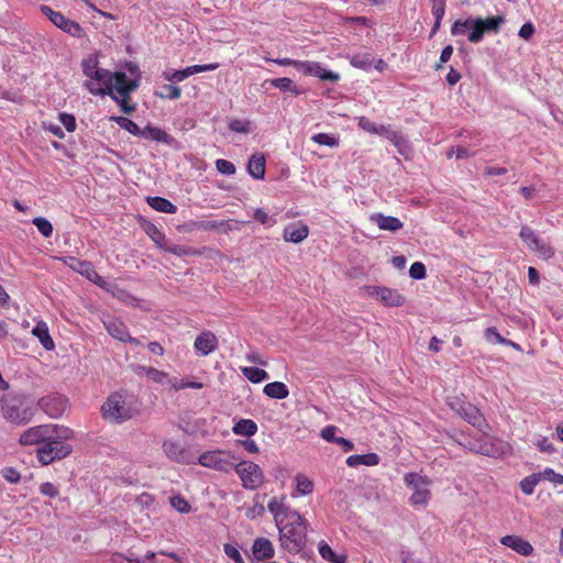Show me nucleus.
I'll return each instance as SVG.
<instances>
[{
    "label": "nucleus",
    "instance_id": "obj_1",
    "mask_svg": "<svg viewBox=\"0 0 563 563\" xmlns=\"http://www.w3.org/2000/svg\"><path fill=\"white\" fill-rule=\"evenodd\" d=\"M279 532L282 547L290 553H298L307 542V520L287 504V496L272 497L267 504Z\"/></svg>",
    "mask_w": 563,
    "mask_h": 563
},
{
    "label": "nucleus",
    "instance_id": "obj_2",
    "mask_svg": "<svg viewBox=\"0 0 563 563\" xmlns=\"http://www.w3.org/2000/svg\"><path fill=\"white\" fill-rule=\"evenodd\" d=\"M140 413V401L136 396L124 390L110 394L101 406L102 417L121 424Z\"/></svg>",
    "mask_w": 563,
    "mask_h": 563
},
{
    "label": "nucleus",
    "instance_id": "obj_3",
    "mask_svg": "<svg viewBox=\"0 0 563 563\" xmlns=\"http://www.w3.org/2000/svg\"><path fill=\"white\" fill-rule=\"evenodd\" d=\"M73 438V431L58 426L54 439L46 440L36 450V456L42 465H49L55 461L67 457L73 452V446L66 441Z\"/></svg>",
    "mask_w": 563,
    "mask_h": 563
},
{
    "label": "nucleus",
    "instance_id": "obj_4",
    "mask_svg": "<svg viewBox=\"0 0 563 563\" xmlns=\"http://www.w3.org/2000/svg\"><path fill=\"white\" fill-rule=\"evenodd\" d=\"M81 68L87 77L84 86L95 96H106L111 93V71L99 67L97 56L90 55L82 59Z\"/></svg>",
    "mask_w": 563,
    "mask_h": 563
},
{
    "label": "nucleus",
    "instance_id": "obj_5",
    "mask_svg": "<svg viewBox=\"0 0 563 563\" xmlns=\"http://www.w3.org/2000/svg\"><path fill=\"white\" fill-rule=\"evenodd\" d=\"M1 411L5 420L15 424H26L34 416L33 407L26 398L15 394L3 395Z\"/></svg>",
    "mask_w": 563,
    "mask_h": 563
},
{
    "label": "nucleus",
    "instance_id": "obj_6",
    "mask_svg": "<svg viewBox=\"0 0 563 563\" xmlns=\"http://www.w3.org/2000/svg\"><path fill=\"white\" fill-rule=\"evenodd\" d=\"M404 482L413 490L409 498L410 505L426 507L431 498V492L428 488L431 485V479L426 475L410 472L405 474Z\"/></svg>",
    "mask_w": 563,
    "mask_h": 563
},
{
    "label": "nucleus",
    "instance_id": "obj_7",
    "mask_svg": "<svg viewBox=\"0 0 563 563\" xmlns=\"http://www.w3.org/2000/svg\"><path fill=\"white\" fill-rule=\"evenodd\" d=\"M235 456L232 452L225 450L206 451L198 457L201 466L212 468L219 472L229 473L235 466Z\"/></svg>",
    "mask_w": 563,
    "mask_h": 563
},
{
    "label": "nucleus",
    "instance_id": "obj_8",
    "mask_svg": "<svg viewBox=\"0 0 563 563\" xmlns=\"http://www.w3.org/2000/svg\"><path fill=\"white\" fill-rule=\"evenodd\" d=\"M233 470L239 475L242 486L249 490H255L264 483V473L262 468L252 461L235 462Z\"/></svg>",
    "mask_w": 563,
    "mask_h": 563
},
{
    "label": "nucleus",
    "instance_id": "obj_9",
    "mask_svg": "<svg viewBox=\"0 0 563 563\" xmlns=\"http://www.w3.org/2000/svg\"><path fill=\"white\" fill-rule=\"evenodd\" d=\"M57 427V424L47 423L29 428L20 435L19 442L21 445L41 446L46 440L54 439Z\"/></svg>",
    "mask_w": 563,
    "mask_h": 563
},
{
    "label": "nucleus",
    "instance_id": "obj_10",
    "mask_svg": "<svg viewBox=\"0 0 563 563\" xmlns=\"http://www.w3.org/2000/svg\"><path fill=\"white\" fill-rule=\"evenodd\" d=\"M519 236L528 249L534 252L540 258L548 261L554 256V249L540 240L530 227L522 225Z\"/></svg>",
    "mask_w": 563,
    "mask_h": 563
},
{
    "label": "nucleus",
    "instance_id": "obj_11",
    "mask_svg": "<svg viewBox=\"0 0 563 563\" xmlns=\"http://www.w3.org/2000/svg\"><path fill=\"white\" fill-rule=\"evenodd\" d=\"M63 262L65 265L74 269L75 272L79 273L80 275L85 276L87 279L92 282L93 284L98 285L101 288H107V283L103 279L102 276H100L97 271L95 269V266L89 261L79 260L74 256H67L63 258Z\"/></svg>",
    "mask_w": 563,
    "mask_h": 563
},
{
    "label": "nucleus",
    "instance_id": "obj_12",
    "mask_svg": "<svg viewBox=\"0 0 563 563\" xmlns=\"http://www.w3.org/2000/svg\"><path fill=\"white\" fill-rule=\"evenodd\" d=\"M41 11L54 25L62 29L64 32L77 37H81L84 35V29L80 24L67 19L60 12L54 11L48 5H41Z\"/></svg>",
    "mask_w": 563,
    "mask_h": 563
},
{
    "label": "nucleus",
    "instance_id": "obj_13",
    "mask_svg": "<svg viewBox=\"0 0 563 563\" xmlns=\"http://www.w3.org/2000/svg\"><path fill=\"white\" fill-rule=\"evenodd\" d=\"M295 68L305 76H314L320 80L336 82L340 79L338 73L323 68L318 62L296 60Z\"/></svg>",
    "mask_w": 563,
    "mask_h": 563
},
{
    "label": "nucleus",
    "instance_id": "obj_14",
    "mask_svg": "<svg viewBox=\"0 0 563 563\" xmlns=\"http://www.w3.org/2000/svg\"><path fill=\"white\" fill-rule=\"evenodd\" d=\"M504 22V18L490 16L486 19L473 20V30L468 34V41L472 43H478L482 41L485 32H497Z\"/></svg>",
    "mask_w": 563,
    "mask_h": 563
},
{
    "label": "nucleus",
    "instance_id": "obj_15",
    "mask_svg": "<svg viewBox=\"0 0 563 563\" xmlns=\"http://www.w3.org/2000/svg\"><path fill=\"white\" fill-rule=\"evenodd\" d=\"M162 449L165 455L173 462L179 464H194L195 456L180 442L165 440Z\"/></svg>",
    "mask_w": 563,
    "mask_h": 563
},
{
    "label": "nucleus",
    "instance_id": "obj_16",
    "mask_svg": "<svg viewBox=\"0 0 563 563\" xmlns=\"http://www.w3.org/2000/svg\"><path fill=\"white\" fill-rule=\"evenodd\" d=\"M137 88L136 80L129 79L126 74L123 71L111 73V93H106L112 99H117V96L129 97L132 91Z\"/></svg>",
    "mask_w": 563,
    "mask_h": 563
},
{
    "label": "nucleus",
    "instance_id": "obj_17",
    "mask_svg": "<svg viewBox=\"0 0 563 563\" xmlns=\"http://www.w3.org/2000/svg\"><path fill=\"white\" fill-rule=\"evenodd\" d=\"M367 294L377 297L385 306L399 307L405 303V296L397 289L383 286H367Z\"/></svg>",
    "mask_w": 563,
    "mask_h": 563
},
{
    "label": "nucleus",
    "instance_id": "obj_18",
    "mask_svg": "<svg viewBox=\"0 0 563 563\" xmlns=\"http://www.w3.org/2000/svg\"><path fill=\"white\" fill-rule=\"evenodd\" d=\"M457 415L479 431L485 432L488 424L477 407L470 402H462L455 409Z\"/></svg>",
    "mask_w": 563,
    "mask_h": 563
},
{
    "label": "nucleus",
    "instance_id": "obj_19",
    "mask_svg": "<svg viewBox=\"0 0 563 563\" xmlns=\"http://www.w3.org/2000/svg\"><path fill=\"white\" fill-rule=\"evenodd\" d=\"M103 324L108 333L121 342H129L135 345H140V341L130 335L126 325L119 319L109 318L103 321Z\"/></svg>",
    "mask_w": 563,
    "mask_h": 563
},
{
    "label": "nucleus",
    "instance_id": "obj_20",
    "mask_svg": "<svg viewBox=\"0 0 563 563\" xmlns=\"http://www.w3.org/2000/svg\"><path fill=\"white\" fill-rule=\"evenodd\" d=\"M218 339L211 331H203L200 333L194 343L196 352L202 356L213 353L218 349Z\"/></svg>",
    "mask_w": 563,
    "mask_h": 563
},
{
    "label": "nucleus",
    "instance_id": "obj_21",
    "mask_svg": "<svg viewBox=\"0 0 563 563\" xmlns=\"http://www.w3.org/2000/svg\"><path fill=\"white\" fill-rule=\"evenodd\" d=\"M500 543L523 556H529L533 553L532 544L529 541L516 534L504 536L500 539Z\"/></svg>",
    "mask_w": 563,
    "mask_h": 563
},
{
    "label": "nucleus",
    "instance_id": "obj_22",
    "mask_svg": "<svg viewBox=\"0 0 563 563\" xmlns=\"http://www.w3.org/2000/svg\"><path fill=\"white\" fill-rule=\"evenodd\" d=\"M218 67V63L192 65L180 70H175L172 75L166 76V79L169 81H183L191 75L202 71L216 70Z\"/></svg>",
    "mask_w": 563,
    "mask_h": 563
},
{
    "label": "nucleus",
    "instance_id": "obj_23",
    "mask_svg": "<svg viewBox=\"0 0 563 563\" xmlns=\"http://www.w3.org/2000/svg\"><path fill=\"white\" fill-rule=\"evenodd\" d=\"M369 221L378 227L379 230L397 232L402 229L404 223L396 217L385 216L376 212L369 216Z\"/></svg>",
    "mask_w": 563,
    "mask_h": 563
},
{
    "label": "nucleus",
    "instance_id": "obj_24",
    "mask_svg": "<svg viewBox=\"0 0 563 563\" xmlns=\"http://www.w3.org/2000/svg\"><path fill=\"white\" fill-rule=\"evenodd\" d=\"M309 235V228L302 222L290 223L284 229V240L291 243H300Z\"/></svg>",
    "mask_w": 563,
    "mask_h": 563
},
{
    "label": "nucleus",
    "instance_id": "obj_25",
    "mask_svg": "<svg viewBox=\"0 0 563 563\" xmlns=\"http://www.w3.org/2000/svg\"><path fill=\"white\" fill-rule=\"evenodd\" d=\"M252 552L257 561L271 560L275 554V549L267 538H256L252 545Z\"/></svg>",
    "mask_w": 563,
    "mask_h": 563
},
{
    "label": "nucleus",
    "instance_id": "obj_26",
    "mask_svg": "<svg viewBox=\"0 0 563 563\" xmlns=\"http://www.w3.org/2000/svg\"><path fill=\"white\" fill-rule=\"evenodd\" d=\"M247 172L255 179H264L266 172V161L262 153H255L250 157Z\"/></svg>",
    "mask_w": 563,
    "mask_h": 563
},
{
    "label": "nucleus",
    "instance_id": "obj_27",
    "mask_svg": "<svg viewBox=\"0 0 563 563\" xmlns=\"http://www.w3.org/2000/svg\"><path fill=\"white\" fill-rule=\"evenodd\" d=\"M231 220L227 221H214V220H201L192 223V228L202 231H218L227 233L232 230L230 224Z\"/></svg>",
    "mask_w": 563,
    "mask_h": 563
},
{
    "label": "nucleus",
    "instance_id": "obj_28",
    "mask_svg": "<svg viewBox=\"0 0 563 563\" xmlns=\"http://www.w3.org/2000/svg\"><path fill=\"white\" fill-rule=\"evenodd\" d=\"M379 456L376 453L354 454L346 459V465L357 467L358 465L376 466L379 464Z\"/></svg>",
    "mask_w": 563,
    "mask_h": 563
},
{
    "label": "nucleus",
    "instance_id": "obj_29",
    "mask_svg": "<svg viewBox=\"0 0 563 563\" xmlns=\"http://www.w3.org/2000/svg\"><path fill=\"white\" fill-rule=\"evenodd\" d=\"M32 333L40 340L45 350L51 351L55 347L54 341L49 335L48 328L45 322H37L33 328Z\"/></svg>",
    "mask_w": 563,
    "mask_h": 563
},
{
    "label": "nucleus",
    "instance_id": "obj_30",
    "mask_svg": "<svg viewBox=\"0 0 563 563\" xmlns=\"http://www.w3.org/2000/svg\"><path fill=\"white\" fill-rule=\"evenodd\" d=\"M295 483H296V490L291 495L292 497H296L297 495L308 496L313 493L314 484L307 475H305L302 473H298L295 476Z\"/></svg>",
    "mask_w": 563,
    "mask_h": 563
},
{
    "label": "nucleus",
    "instance_id": "obj_31",
    "mask_svg": "<svg viewBox=\"0 0 563 563\" xmlns=\"http://www.w3.org/2000/svg\"><path fill=\"white\" fill-rule=\"evenodd\" d=\"M263 391L267 397L273 399H285L289 395L288 387L282 382L266 384Z\"/></svg>",
    "mask_w": 563,
    "mask_h": 563
},
{
    "label": "nucleus",
    "instance_id": "obj_32",
    "mask_svg": "<svg viewBox=\"0 0 563 563\" xmlns=\"http://www.w3.org/2000/svg\"><path fill=\"white\" fill-rule=\"evenodd\" d=\"M272 87L279 89L280 91H289L295 96L301 93L300 89L294 85L292 80L288 77L273 78L266 80Z\"/></svg>",
    "mask_w": 563,
    "mask_h": 563
},
{
    "label": "nucleus",
    "instance_id": "obj_33",
    "mask_svg": "<svg viewBox=\"0 0 563 563\" xmlns=\"http://www.w3.org/2000/svg\"><path fill=\"white\" fill-rule=\"evenodd\" d=\"M232 431L236 435L252 437L257 432V424L251 419H241L233 426Z\"/></svg>",
    "mask_w": 563,
    "mask_h": 563
},
{
    "label": "nucleus",
    "instance_id": "obj_34",
    "mask_svg": "<svg viewBox=\"0 0 563 563\" xmlns=\"http://www.w3.org/2000/svg\"><path fill=\"white\" fill-rule=\"evenodd\" d=\"M147 203L155 209L156 211L164 213H175L177 211V207L173 205L168 199L163 197H148Z\"/></svg>",
    "mask_w": 563,
    "mask_h": 563
},
{
    "label": "nucleus",
    "instance_id": "obj_35",
    "mask_svg": "<svg viewBox=\"0 0 563 563\" xmlns=\"http://www.w3.org/2000/svg\"><path fill=\"white\" fill-rule=\"evenodd\" d=\"M319 553L323 560L331 563H347V556L345 554H336L325 542L319 544Z\"/></svg>",
    "mask_w": 563,
    "mask_h": 563
},
{
    "label": "nucleus",
    "instance_id": "obj_36",
    "mask_svg": "<svg viewBox=\"0 0 563 563\" xmlns=\"http://www.w3.org/2000/svg\"><path fill=\"white\" fill-rule=\"evenodd\" d=\"M142 134H140L139 136H143L145 139H151V140H154V141H157V142H163V143H168L169 141V134L166 133L164 130H162L161 128H155V126H151V125H147L145 129H142Z\"/></svg>",
    "mask_w": 563,
    "mask_h": 563
},
{
    "label": "nucleus",
    "instance_id": "obj_37",
    "mask_svg": "<svg viewBox=\"0 0 563 563\" xmlns=\"http://www.w3.org/2000/svg\"><path fill=\"white\" fill-rule=\"evenodd\" d=\"M242 374L254 384H258L268 378L266 371L254 366L243 367Z\"/></svg>",
    "mask_w": 563,
    "mask_h": 563
},
{
    "label": "nucleus",
    "instance_id": "obj_38",
    "mask_svg": "<svg viewBox=\"0 0 563 563\" xmlns=\"http://www.w3.org/2000/svg\"><path fill=\"white\" fill-rule=\"evenodd\" d=\"M112 121H114L121 129L126 130L129 133L139 136L142 134V129L132 120L125 117H111Z\"/></svg>",
    "mask_w": 563,
    "mask_h": 563
},
{
    "label": "nucleus",
    "instance_id": "obj_39",
    "mask_svg": "<svg viewBox=\"0 0 563 563\" xmlns=\"http://www.w3.org/2000/svg\"><path fill=\"white\" fill-rule=\"evenodd\" d=\"M540 475L537 473L531 474L525 478H522L519 483L520 489L525 495H532L536 486L540 483Z\"/></svg>",
    "mask_w": 563,
    "mask_h": 563
},
{
    "label": "nucleus",
    "instance_id": "obj_40",
    "mask_svg": "<svg viewBox=\"0 0 563 563\" xmlns=\"http://www.w3.org/2000/svg\"><path fill=\"white\" fill-rule=\"evenodd\" d=\"M142 371L148 379L155 383L164 384L166 382L169 383L170 380L166 372L159 371L157 368L144 366L142 367Z\"/></svg>",
    "mask_w": 563,
    "mask_h": 563
},
{
    "label": "nucleus",
    "instance_id": "obj_41",
    "mask_svg": "<svg viewBox=\"0 0 563 563\" xmlns=\"http://www.w3.org/2000/svg\"><path fill=\"white\" fill-rule=\"evenodd\" d=\"M165 250L168 253L174 254V255L179 256V257H181V256H195V255H200L201 254V252L198 251L195 247L179 245V244H175L173 246H168Z\"/></svg>",
    "mask_w": 563,
    "mask_h": 563
},
{
    "label": "nucleus",
    "instance_id": "obj_42",
    "mask_svg": "<svg viewBox=\"0 0 563 563\" xmlns=\"http://www.w3.org/2000/svg\"><path fill=\"white\" fill-rule=\"evenodd\" d=\"M374 134L386 137L395 145H398L400 142L399 134L396 131L391 130L390 126L388 125L377 124Z\"/></svg>",
    "mask_w": 563,
    "mask_h": 563
},
{
    "label": "nucleus",
    "instance_id": "obj_43",
    "mask_svg": "<svg viewBox=\"0 0 563 563\" xmlns=\"http://www.w3.org/2000/svg\"><path fill=\"white\" fill-rule=\"evenodd\" d=\"M32 223L37 228L43 236L49 238L53 234V225L47 219L36 217L32 220Z\"/></svg>",
    "mask_w": 563,
    "mask_h": 563
},
{
    "label": "nucleus",
    "instance_id": "obj_44",
    "mask_svg": "<svg viewBox=\"0 0 563 563\" xmlns=\"http://www.w3.org/2000/svg\"><path fill=\"white\" fill-rule=\"evenodd\" d=\"M142 563H179L177 556L175 554H170L168 558H157V554L148 551L144 559L141 561Z\"/></svg>",
    "mask_w": 563,
    "mask_h": 563
},
{
    "label": "nucleus",
    "instance_id": "obj_45",
    "mask_svg": "<svg viewBox=\"0 0 563 563\" xmlns=\"http://www.w3.org/2000/svg\"><path fill=\"white\" fill-rule=\"evenodd\" d=\"M468 449L471 451H474L476 453L487 455V456H496L499 454V450L495 445L488 444L486 442L481 443L478 445H470Z\"/></svg>",
    "mask_w": 563,
    "mask_h": 563
},
{
    "label": "nucleus",
    "instance_id": "obj_46",
    "mask_svg": "<svg viewBox=\"0 0 563 563\" xmlns=\"http://www.w3.org/2000/svg\"><path fill=\"white\" fill-rule=\"evenodd\" d=\"M484 336L486 341L492 344H504L507 342V339L501 336V334L495 327H488L487 329H485Z\"/></svg>",
    "mask_w": 563,
    "mask_h": 563
},
{
    "label": "nucleus",
    "instance_id": "obj_47",
    "mask_svg": "<svg viewBox=\"0 0 563 563\" xmlns=\"http://www.w3.org/2000/svg\"><path fill=\"white\" fill-rule=\"evenodd\" d=\"M312 141L319 145L334 147L339 145V140L328 133H318L312 136Z\"/></svg>",
    "mask_w": 563,
    "mask_h": 563
},
{
    "label": "nucleus",
    "instance_id": "obj_48",
    "mask_svg": "<svg viewBox=\"0 0 563 563\" xmlns=\"http://www.w3.org/2000/svg\"><path fill=\"white\" fill-rule=\"evenodd\" d=\"M169 383H170L173 389L176 391L183 390L185 388L201 389L205 386L203 383H200V382H184V380H178L176 378L169 380Z\"/></svg>",
    "mask_w": 563,
    "mask_h": 563
},
{
    "label": "nucleus",
    "instance_id": "obj_49",
    "mask_svg": "<svg viewBox=\"0 0 563 563\" xmlns=\"http://www.w3.org/2000/svg\"><path fill=\"white\" fill-rule=\"evenodd\" d=\"M157 96L159 98L179 99L181 96V89L178 86L165 85L163 86V91L157 93Z\"/></svg>",
    "mask_w": 563,
    "mask_h": 563
},
{
    "label": "nucleus",
    "instance_id": "obj_50",
    "mask_svg": "<svg viewBox=\"0 0 563 563\" xmlns=\"http://www.w3.org/2000/svg\"><path fill=\"white\" fill-rule=\"evenodd\" d=\"M537 474L540 475V481L545 479L554 484H563V475L555 473L550 467H547Z\"/></svg>",
    "mask_w": 563,
    "mask_h": 563
},
{
    "label": "nucleus",
    "instance_id": "obj_51",
    "mask_svg": "<svg viewBox=\"0 0 563 563\" xmlns=\"http://www.w3.org/2000/svg\"><path fill=\"white\" fill-rule=\"evenodd\" d=\"M146 234L159 246H162V242L165 240V234L153 223H148L145 228Z\"/></svg>",
    "mask_w": 563,
    "mask_h": 563
},
{
    "label": "nucleus",
    "instance_id": "obj_52",
    "mask_svg": "<svg viewBox=\"0 0 563 563\" xmlns=\"http://www.w3.org/2000/svg\"><path fill=\"white\" fill-rule=\"evenodd\" d=\"M216 168L220 174L223 175H233L236 170L232 162L223 158H219L216 161Z\"/></svg>",
    "mask_w": 563,
    "mask_h": 563
},
{
    "label": "nucleus",
    "instance_id": "obj_53",
    "mask_svg": "<svg viewBox=\"0 0 563 563\" xmlns=\"http://www.w3.org/2000/svg\"><path fill=\"white\" fill-rule=\"evenodd\" d=\"M170 505L179 512L187 514L190 511L189 503L180 495L170 498Z\"/></svg>",
    "mask_w": 563,
    "mask_h": 563
},
{
    "label": "nucleus",
    "instance_id": "obj_54",
    "mask_svg": "<svg viewBox=\"0 0 563 563\" xmlns=\"http://www.w3.org/2000/svg\"><path fill=\"white\" fill-rule=\"evenodd\" d=\"M253 217L257 222L267 227H273L276 223V220L262 208L255 209Z\"/></svg>",
    "mask_w": 563,
    "mask_h": 563
},
{
    "label": "nucleus",
    "instance_id": "obj_55",
    "mask_svg": "<svg viewBox=\"0 0 563 563\" xmlns=\"http://www.w3.org/2000/svg\"><path fill=\"white\" fill-rule=\"evenodd\" d=\"M409 275L413 279H423L427 276L426 266L421 262H415L409 268Z\"/></svg>",
    "mask_w": 563,
    "mask_h": 563
},
{
    "label": "nucleus",
    "instance_id": "obj_56",
    "mask_svg": "<svg viewBox=\"0 0 563 563\" xmlns=\"http://www.w3.org/2000/svg\"><path fill=\"white\" fill-rule=\"evenodd\" d=\"M467 29H472L473 30V19H467L465 21L457 20L453 24V26L451 29V33H452V35L464 34Z\"/></svg>",
    "mask_w": 563,
    "mask_h": 563
},
{
    "label": "nucleus",
    "instance_id": "obj_57",
    "mask_svg": "<svg viewBox=\"0 0 563 563\" xmlns=\"http://www.w3.org/2000/svg\"><path fill=\"white\" fill-rule=\"evenodd\" d=\"M229 129L236 133H249L250 122L234 119L229 123Z\"/></svg>",
    "mask_w": 563,
    "mask_h": 563
},
{
    "label": "nucleus",
    "instance_id": "obj_58",
    "mask_svg": "<svg viewBox=\"0 0 563 563\" xmlns=\"http://www.w3.org/2000/svg\"><path fill=\"white\" fill-rule=\"evenodd\" d=\"M434 19L442 20L445 13V0H430Z\"/></svg>",
    "mask_w": 563,
    "mask_h": 563
},
{
    "label": "nucleus",
    "instance_id": "obj_59",
    "mask_svg": "<svg viewBox=\"0 0 563 563\" xmlns=\"http://www.w3.org/2000/svg\"><path fill=\"white\" fill-rule=\"evenodd\" d=\"M40 493L44 496L55 498L59 495V489L53 483L46 482L40 485Z\"/></svg>",
    "mask_w": 563,
    "mask_h": 563
},
{
    "label": "nucleus",
    "instance_id": "obj_60",
    "mask_svg": "<svg viewBox=\"0 0 563 563\" xmlns=\"http://www.w3.org/2000/svg\"><path fill=\"white\" fill-rule=\"evenodd\" d=\"M59 121L67 132H74L76 130V119L73 114L60 113Z\"/></svg>",
    "mask_w": 563,
    "mask_h": 563
},
{
    "label": "nucleus",
    "instance_id": "obj_61",
    "mask_svg": "<svg viewBox=\"0 0 563 563\" xmlns=\"http://www.w3.org/2000/svg\"><path fill=\"white\" fill-rule=\"evenodd\" d=\"M536 446L539 449L540 452L549 454L555 451L553 443L545 437H540L536 442Z\"/></svg>",
    "mask_w": 563,
    "mask_h": 563
},
{
    "label": "nucleus",
    "instance_id": "obj_62",
    "mask_svg": "<svg viewBox=\"0 0 563 563\" xmlns=\"http://www.w3.org/2000/svg\"><path fill=\"white\" fill-rule=\"evenodd\" d=\"M224 553L235 563H245L240 551L231 544H224Z\"/></svg>",
    "mask_w": 563,
    "mask_h": 563
},
{
    "label": "nucleus",
    "instance_id": "obj_63",
    "mask_svg": "<svg viewBox=\"0 0 563 563\" xmlns=\"http://www.w3.org/2000/svg\"><path fill=\"white\" fill-rule=\"evenodd\" d=\"M338 428L335 426H327L321 430V438L327 442L334 443L338 437L335 435Z\"/></svg>",
    "mask_w": 563,
    "mask_h": 563
},
{
    "label": "nucleus",
    "instance_id": "obj_64",
    "mask_svg": "<svg viewBox=\"0 0 563 563\" xmlns=\"http://www.w3.org/2000/svg\"><path fill=\"white\" fill-rule=\"evenodd\" d=\"M110 561L112 563H142L140 559H135V558H132V556H125L121 553H113L111 555V559Z\"/></svg>",
    "mask_w": 563,
    "mask_h": 563
}]
</instances>
